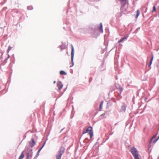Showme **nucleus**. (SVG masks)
Masks as SVG:
<instances>
[{"label":"nucleus","instance_id":"nucleus-8","mask_svg":"<svg viewBox=\"0 0 159 159\" xmlns=\"http://www.w3.org/2000/svg\"><path fill=\"white\" fill-rule=\"evenodd\" d=\"M99 31L101 33H102L103 32L102 29V23H100V27L99 29Z\"/></svg>","mask_w":159,"mask_h":159},{"label":"nucleus","instance_id":"nucleus-4","mask_svg":"<svg viewBox=\"0 0 159 159\" xmlns=\"http://www.w3.org/2000/svg\"><path fill=\"white\" fill-rule=\"evenodd\" d=\"M32 149H31L29 152L26 153V159H31L32 156Z\"/></svg>","mask_w":159,"mask_h":159},{"label":"nucleus","instance_id":"nucleus-7","mask_svg":"<svg viewBox=\"0 0 159 159\" xmlns=\"http://www.w3.org/2000/svg\"><path fill=\"white\" fill-rule=\"evenodd\" d=\"M57 86L58 87L59 90H60L63 87V85L62 83L60 81L57 82Z\"/></svg>","mask_w":159,"mask_h":159},{"label":"nucleus","instance_id":"nucleus-9","mask_svg":"<svg viewBox=\"0 0 159 159\" xmlns=\"http://www.w3.org/2000/svg\"><path fill=\"white\" fill-rule=\"evenodd\" d=\"M128 37V35L125 36V37L123 38H122L120 41H118V43H120L122 42L124 40L127 39Z\"/></svg>","mask_w":159,"mask_h":159},{"label":"nucleus","instance_id":"nucleus-22","mask_svg":"<svg viewBox=\"0 0 159 159\" xmlns=\"http://www.w3.org/2000/svg\"><path fill=\"white\" fill-rule=\"evenodd\" d=\"M55 83H56V81H54L53 82V84H55Z\"/></svg>","mask_w":159,"mask_h":159},{"label":"nucleus","instance_id":"nucleus-5","mask_svg":"<svg viewBox=\"0 0 159 159\" xmlns=\"http://www.w3.org/2000/svg\"><path fill=\"white\" fill-rule=\"evenodd\" d=\"M72 48H71V60L72 63V66H70V67H72L73 65V57L74 55V48L72 45L71 46Z\"/></svg>","mask_w":159,"mask_h":159},{"label":"nucleus","instance_id":"nucleus-3","mask_svg":"<svg viewBox=\"0 0 159 159\" xmlns=\"http://www.w3.org/2000/svg\"><path fill=\"white\" fill-rule=\"evenodd\" d=\"M86 133H88L90 135V138L91 139L93 136V132L92 131V128L91 127H88L87 129L84 131L83 134H84Z\"/></svg>","mask_w":159,"mask_h":159},{"label":"nucleus","instance_id":"nucleus-16","mask_svg":"<svg viewBox=\"0 0 159 159\" xmlns=\"http://www.w3.org/2000/svg\"><path fill=\"white\" fill-rule=\"evenodd\" d=\"M27 8L28 10H31L33 9V7L32 6H28Z\"/></svg>","mask_w":159,"mask_h":159},{"label":"nucleus","instance_id":"nucleus-26","mask_svg":"<svg viewBox=\"0 0 159 159\" xmlns=\"http://www.w3.org/2000/svg\"><path fill=\"white\" fill-rule=\"evenodd\" d=\"M158 159H159V157H158Z\"/></svg>","mask_w":159,"mask_h":159},{"label":"nucleus","instance_id":"nucleus-1","mask_svg":"<svg viewBox=\"0 0 159 159\" xmlns=\"http://www.w3.org/2000/svg\"><path fill=\"white\" fill-rule=\"evenodd\" d=\"M65 151L64 147L62 146L59 151L58 154L56 156V159H61L62 155L63 154Z\"/></svg>","mask_w":159,"mask_h":159},{"label":"nucleus","instance_id":"nucleus-20","mask_svg":"<svg viewBox=\"0 0 159 159\" xmlns=\"http://www.w3.org/2000/svg\"><path fill=\"white\" fill-rule=\"evenodd\" d=\"M158 140V139H157L155 140L153 142V143L154 144H155L156 142Z\"/></svg>","mask_w":159,"mask_h":159},{"label":"nucleus","instance_id":"nucleus-14","mask_svg":"<svg viewBox=\"0 0 159 159\" xmlns=\"http://www.w3.org/2000/svg\"><path fill=\"white\" fill-rule=\"evenodd\" d=\"M153 59V56H152V57L151 58V59L150 63L148 64V67L150 66L151 65V64L152 63V61Z\"/></svg>","mask_w":159,"mask_h":159},{"label":"nucleus","instance_id":"nucleus-19","mask_svg":"<svg viewBox=\"0 0 159 159\" xmlns=\"http://www.w3.org/2000/svg\"><path fill=\"white\" fill-rule=\"evenodd\" d=\"M156 11V7H155V6H154L153 7V10H152V12H153L155 11Z\"/></svg>","mask_w":159,"mask_h":159},{"label":"nucleus","instance_id":"nucleus-17","mask_svg":"<svg viewBox=\"0 0 159 159\" xmlns=\"http://www.w3.org/2000/svg\"><path fill=\"white\" fill-rule=\"evenodd\" d=\"M12 48L10 46H9L7 50V52H9L11 50Z\"/></svg>","mask_w":159,"mask_h":159},{"label":"nucleus","instance_id":"nucleus-24","mask_svg":"<svg viewBox=\"0 0 159 159\" xmlns=\"http://www.w3.org/2000/svg\"><path fill=\"white\" fill-rule=\"evenodd\" d=\"M44 144H45V143H44L43 145V146L44 145Z\"/></svg>","mask_w":159,"mask_h":159},{"label":"nucleus","instance_id":"nucleus-23","mask_svg":"<svg viewBox=\"0 0 159 159\" xmlns=\"http://www.w3.org/2000/svg\"><path fill=\"white\" fill-rule=\"evenodd\" d=\"M157 139H159V136L158 137V138H157Z\"/></svg>","mask_w":159,"mask_h":159},{"label":"nucleus","instance_id":"nucleus-25","mask_svg":"<svg viewBox=\"0 0 159 159\" xmlns=\"http://www.w3.org/2000/svg\"><path fill=\"white\" fill-rule=\"evenodd\" d=\"M44 144H45V143H44L43 145V146L44 145Z\"/></svg>","mask_w":159,"mask_h":159},{"label":"nucleus","instance_id":"nucleus-11","mask_svg":"<svg viewBox=\"0 0 159 159\" xmlns=\"http://www.w3.org/2000/svg\"><path fill=\"white\" fill-rule=\"evenodd\" d=\"M140 14V11L139 10H138L137 11V14L135 16V17L136 18H138V16H139V15Z\"/></svg>","mask_w":159,"mask_h":159},{"label":"nucleus","instance_id":"nucleus-2","mask_svg":"<svg viewBox=\"0 0 159 159\" xmlns=\"http://www.w3.org/2000/svg\"><path fill=\"white\" fill-rule=\"evenodd\" d=\"M130 152L134 157V159H139L137 151L135 147H132Z\"/></svg>","mask_w":159,"mask_h":159},{"label":"nucleus","instance_id":"nucleus-10","mask_svg":"<svg viewBox=\"0 0 159 159\" xmlns=\"http://www.w3.org/2000/svg\"><path fill=\"white\" fill-rule=\"evenodd\" d=\"M24 152H22L20 155L18 159H22L24 157Z\"/></svg>","mask_w":159,"mask_h":159},{"label":"nucleus","instance_id":"nucleus-18","mask_svg":"<svg viewBox=\"0 0 159 159\" xmlns=\"http://www.w3.org/2000/svg\"><path fill=\"white\" fill-rule=\"evenodd\" d=\"M103 101H102L100 104V109H101L102 108V106L103 105Z\"/></svg>","mask_w":159,"mask_h":159},{"label":"nucleus","instance_id":"nucleus-6","mask_svg":"<svg viewBox=\"0 0 159 159\" xmlns=\"http://www.w3.org/2000/svg\"><path fill=\"white\" fill-rule=\"evenodd\" d=\"M35 143V142L34 139H32L29 142V144L30 146L32 148Z\"/></svg>","mask_w":159,"mask_h":159},{"label":"nucleus","instance_id":"nucleus-13","mask_svg":"<svg viewBox=\"0 0 159 159\" xmlns=\"http://www.w3.org/2000/svg\"><path fill=\"white\" fill-rule=\"evenodd\" d=\"M60 74L61 75H66V73L63 70H61L60 72Z\"/></svg>","mask_w":159,"mask_h":159},{"label":"nucleus","instance_id":"nucleus-12","mask_svg":"<svg viewBox=\"0 0 159 159\" xmlns=\"http://www.w3.org/2000/svg\"><path fill=\"white\" fill-rule=\"evenodd\" d=\"M126 106L125 105H123L122 106L121 108V110L122 111H125L126 109Z\"/></svg>","mask_w":159,"mask_h":159},{"label":"nucleus","instance_id":"nucleus-15","mask_svg":"<svg viewBox=\"0 0 159 159\" xmlns=\"http://www.w3.org/2000/svg\"><path fill=\"white\" fill-rule=\"evenodd\" d=\"M157 134L156 135H154L151 138V139L150 141V143H152V140L153 139L155 138L156 137V136L157 135Z\"/></svg>","mask_w":159,"mask_h":159},{"label":"nucleus","instance_id":"nucleus-21","mask_svg":"<svg viewBox=\"0 0 159 159\" xmlns=\"http://www.w3.org/2000/svg\"><path fill=\"white\" fill-rule=\"evenodd\" d=\"M43 147V146L40 148V149L38 151V152H39L42 149V148Z\"/></svg>","mask_w":159,"mask_h":159}]
</instances>
